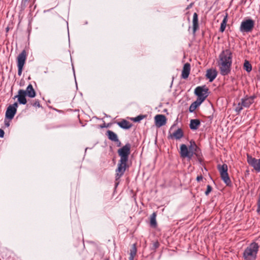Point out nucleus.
I'll return each instance as SVG.
<instances>
[{"label": "nucleus", "instance_id": "f257e3e1", "mask_svg": "<svg viewBox=\"0 0 260 260\" xmlns=\"http://www.w3.org/2000/svg\"><path fill=\"white\" fill-rule=\"evenodd\" d=\"M131 145L127 143L124 146L118 150V154L120 159L118 163V167L116 170L115 180L116 181L124 174L126 168L128 166L127 164L128 156L131 153Z\"/></svg>", "mask_w": 260, "mask_h": 260}, {"label": "nucleus", "instance_id": "f03ea898", "mask_svg": "<svg viewBox=\"0 0 260 260\" xmlns=\"http://www.w3.org/2000/svg\"><path fill=\"white\" fill-rule=\"evenodd\" d=\"M233 55L230 49L223 50L219 55L218 66L220 70L221 75L225 76L228 75L231 70Z\"/></svg>", "mask_w": 260, "mask_h": 260}, {"label": "nucleus", "instance_id": "7ed1b4c3", "mask_svg": "<svg viewBox=\"0 0 260 260\" xmlns=\"http://www.w3.org/2000/svg\"><path fill=\"white\" fill-rule=\"evenodd\" d=\"M259 245L256 242L250 243L244 250L243 257L244 260H256L259 250Z\"/></svg>", "mask_w": 260, "mask_h": 260}, {"label": "nucleus", "instance_id": "20e7f679", "mask_svg": "<svg viewBox=\"0 0 260 260\" xmlns=\"http://www.w3.org/2000/svg\"><path fill=\"white\" fill-rule=\"evenodd\" d=\"M217 169L220 173L221 179L227 185H230L231 184V181L228 173V168L227 165L225 164L222 165H218L217 166Z\"/></svg>", "mask_w": 260, "mask_h": 260}, {"label": "nucleus", "instance_id": "39448f33", "mask_svg": "<svg viewBox=\"0 0 260 260\" xmlns=\"http://www.w3.org/2000/svg\"><path fill=\"white\" fill-rule=\"evenodd\" d=\"M27 57L26 52L23 50L18 56L17 58V67H18V75L20 76L22 74V72L24 65Z\"/></svg>", "mask_w": 260, "mask_h": 260}, {"label": "nucleus", "instance_id": "423d86ee", "mask_svg": "<svg viewBox=\"0 0 260 260\" xmlns=\"http://www.w3.org/2000/svg\"><path fill=\"white\" fill-rule=\"evenodd\" d=\"M254 26V21L251 19H246L242 21L240 30L242 32H251Z\"/></svg>", "mask_w": 260, "mask_h": 260}, {"label": "nucleus", "instance_id": "0eeeda50", "mask_svg": "<svg viewBox=\"0 0 260 260\" xmlns=\"http://www.w3.org/2000/svg\"><path fill=\"white\" fill-rule=\"evenodd\" d=\"M190 154L191 155V158L194 155L197 158L200 160L202 155V153L200 148L197 145L195 142L191 140L190 141V145L188 147Z\"/></svg>", "mask_w": 260, "mask_h": 260}, {"label": "nucleus", "instance_id": "6e6552de", "mask_svg": "<svg viewBox=\"0 0 260 260\" xmlns=\"http://www.w3.org/2000/svg\"><path fill=\"white\" fill-rule=\"evenodd\" d=\"M247 160L248 164L252 167L256 172H260V159H256L247 154Z\"/></svg>", "mask_w": 260, "mask_h": 260}, {"label": "nucleus", "instance_id": "1a4fd4ad", "mask_svg": "<svg viewBox=\"0 0 260 260\" xmlns=\"http://www.w3.org/2000/svg\"><path fill=\"white\" fill-rule=\"evenodd\" d=\"M208 88L205 86H198L194 90V94L197 96L204 97L206 96V99L208 96Z\"/></svg>", "mask_w": 260, "mask_h": 260}, {"label": "nucleus", "instance_id": "9d476101", "mask_svg": "<svg viewBox=\"0 0 260 260\" xmlns=\"http://www.w3.org/2000/svg\"><path fill=\"white\" fill-rule=\"evenodd\" d=\"M26 93L23 89H19L18 91V95H15L14 99L17 98L18 102L20 104L25 105L27 103L26 99Z\"/></svg>", "mask_w": 260, "mask_h": 260}, {"label": "nucleus", "instance_id": "9b49d317", "mask_svg": "<svg viewBox=\"0 0 260 260\" xmlns=\"http://www.w3.org/2000/svg\"><path fill=\"white\" fill-rule=\"evenodd\" d=\"M256 96L253 95L250 96H245L244 99L241 100V105L245 108H248L253 103Z\"/></svg>", "mask_w": 260, "mask_h": 260}, {"label": "nucleus", "instance_id": "f8f14e48", "mask_svg": "<svg viewBox=\"0 0 260 260\" xmlns=\"http://www.w3.org/2000/svg\"><path fill=\"white\" fill-rule=\"evenodd\" d=\"M180 154L181 157L183 158L187 157L189 159L191 158V155L189 153L188 148L185 144L180 145Z\"/></svg>", "mask_w": 260, "mask_h": 260}, {"label": "nucleus", "instance_id": "ddd939ff", "mask_svg": "<svg viewBox=\"0 0 260 260\" xmlns=\"http://www.w3.org/2000/svg\"><path fill=\"white\" fill-rule=\"evenodd\" d=\"M155 125L157 127H161L166 123V117L162 114L156 115L155 116Z\"/></svg>", "mask_w": 260, "mask_h": 260}, {"label": "nucleus", "instance_id": "4468645a", "mask_svg": "<svg viewBox=\"0 0 260 260\" xmlns=\"http://www.w3.org/2000/svg\"><path fill=\"white\" fill-rule=\"evenodd\" d=\"M183 136L184 133L182 129L181 128H179L172 134H170V135L168 136V138H174L176 140H179L181 138H182L183 137Z\"/></svg>", "mask_w": 260, "mask_h": 260}, {"label": "nucleus", "instance_id": "2eb2a0df", "mask_svg": "<svg viewBox=\"0 0 260 260\" xmlns=\"http://www.w3.org/2000/svg\"><path fill=\"white\" fill-rule=\"evenodd\" d=\"M217 72L215 69H209L207 70L206 77L210 82H212L217 77Z\"/></svg>", "mask_w": 260, "mask_h": 260}, {"label": "nucleus", "instance_id": "dca6fc26", "mask_svg": "<svg viewBox=\"0 0 260 260\" xmlns=\"http://www.w3.org/2000/svg\"><path fill=\"white\" fill-rule=\"evenodd\" d=\"M190 65L189 63H186L184 64L181 74V77L183 79H187L190 74Z\"/></svg>", "mask_w": 260, "mask_h": 260}, {"label": "nucleus", "instance_id": "f3484780", "mask_svg": "<svg viewBox=\"0 0 260 260\" xmlns=\"http://www.w3.org/2000/svg\"><path fill=\"white\" fill-rule=\"evenodd\" d=\"M16 111L17 109H15V107L9 106L6 112V117L10 119H13L16 113Z\"/></svg>", "mask_w": 260, "mask_h": 260}, {"label": "nucleus", "instance_id": "a211bd4d", "mask_svg": "<svg viewBox=\"0 0 260 260\" xmlns=\"http://www.w3.org/2000/svg\"><path fill=\"white\" fill-rule=\"evenodd\" d=\"M116 123L119 127L125 129H129L132 126V124L129 121L125 119H122L120 121L117 122Z\"/></svg>", "mask_w": 260, "mask_h": 260}, {"label": "nucleus", "instance_id": "6ab92c4d", "mask_svg": "<svg viewBox=\"0 0 260 260\" xmlns=\"http://www.w3.org/2000/svg\"><path fill=\"white\" fill-rule=\"evenodd\" d=\"M25 91V93H26V95L30 98H35L36 95V92L34 90L32 85L31 84H29L27 86Z\"/></svg>", "mask_w": 260, "mask_h": 260}, {"label": "nucleus", "instance_id": "aec40b11", "mask_svg": "<svg viewBox=\"0 0 260 260\" xmlns=\"http://www.w3.org/2000/svg\"><path fill=\"white\" fill-rule=\"evenodd\" d=\"M193 33L195 34L196 31L199 29V25L198 23V15L197 13H194L193 15Z\"/></svg>", "mask_w": 260, "mask_h": 260}, {"label": "nucleus", "instance_id": "412c9836", "mask_svg": "<svg viewBox=\"0 0 260 260\" xmlns=\"http://www.w3.org/2000/svg\"><path fill=\"white\" fill-rule=\"evenodd\" d=\"M106 135L110 140L114 142L118 141V138L117 134L113 131L108 130L106 132Z\"/></svg>", "mask_w": 260, "mask_h": 260}, {"label": "nucleus", "instance_id": "4be33fe9", "mask_svg": "<svg viewBox=\"0 0 260 260\" xmlns=\"http://www.w3.org/2000/svg\"><path fill=\"white\" fill-rule=\"evenodd\" d=\"M201 124V122L200 120L196 119H191L189 124L190 128L192 130H196L197 129Z\"/></svg>", "mask_w": 260, "mask_h": 260}, {"label": "nucleus", "instance_id": "5701e85b", "mask_svg": "<svg viewBox=\"0 0 260 260\" xmlns=\"http://www.w3.org/2000/svg\"><path fill=\"white\" fill-rule=\"evenodd\" d=\"M156 214L154 212L150 216V224L151 227L155 228L157 225V222L156 220Z\"/></svg>", "mask_w": 260, "mask_h": 260}, {"label": "nucleus", "instance_id": "b1692460", "mask_svg": "<svg viewBox=\"0 0 260 260\" xmlns=\"http://www.w3.org/2000/svg\"><path fill=\"white\" fill-rule=\"evenodd\" d=\"M228 22V14H226V15L224 17L222 21L220 24V31L223 32L226 27V23Z\"/></svg>", "mask_w": 260, "mask_h": 260}, {"label": "nucleus", "instance_id": "393cba45", "mask_svg": "<svg viewBox=\"0 0 260 260\" xmlns=\"http://www.w3.org/2000/svg\"><path fill=\"white\" fill-rule=\"evenodd\" d=\"M137 252V248L135 244H133L130 250V256L129 260H134V256L136 255Z\"/></svg>", "mask_w": 260, "mask_h": 260}, {"label": "nucleus", "instance_id": "a878e982", "mask_svg": "<svg viewBox=\"0 0 260 260\" xmlns=\"http://www.w3.org/2000/svg\"><path fill=\"white\" fill-rule=\"evenodd\" d=\"M243 68L248 73H249L252 70V66L248 60H245L244 63Z\"/></svg>", "mask_w": 260, "mask_h": 260}, {"label": "nucleus", "instance_id": "bb28decb", "mask_svg": "<svg viewBox=\"0 0 260 260\" xmlns=\"http://www.w3.org/2000/svg\"><path fill=\"white\" fill-rule=\"evenodd\" d=\"M200 105H199L197 103H196L195 101L194 102H193L191 105L190 106H189V111L190 112V113H192Z\"/></svg>", "mask_w": 260, "mask_h": 260}, {"label": "nucleus", "instance_id": "cd10ccee", "mask_svg": "<svg viewBox=\"0 0 260 260\" xmlns=\"http://www.w3.org/2000/svg\"><path fill=\"white\" fill-rule=\"evenodd\" d=\"M145 117H146V115H139L138 116L134 118L133 120L134 122H140L141 120L143 119Z\"/></svg>", "mask_w": 260, "mask_h": 260}, {"label": "nucleus", "instance_id": "c85d7f7f", "mask_svg": "<svg viewBox=\"0 0 260 260\" xmlns=\"http://www.w3.org/2000/svg\"><path fill=\"white\" fill-rule=\"evenodd\" d=\"M206 99V96L204 97L198 96L197 100L195 101L199 105H200Z\"/></svg>", "mask_w": 260, "mask_h": 260}, {"label": "nucleus", "instance_id": "c756f323", "mask_svg": "<svg viewBox=\"0 0 260 260\" xmlns=\"http://www.w3.org/2000/svg\"><path fill=\"white\" fill-rule=\"evenodd\" d=\"M212 188L211 185H208L207 186V189L205 192L206 196H208L210 192L212 191Z\"/></svg>", "mask_w": 260, "mask_h": 260}, {"label": "nucleus", "instance_id": "7c9ffc66", "mask_svg": "<svg viewBox=\"0 0 260 260\" xmlns=\"http://www.w3.org/2000/svg\"><path fill=\"white\" fill-rule=\"evenodd\" d=\"M257 212L259 213L260 212V193L259 194V197L257 201Z\"/></svg>", "mask_w": 260, "mask_h": 260}, {"label": "nucleus", "instance_id": "2f4dec72", "mask_svg": "<svg viewBox=\"0 0 260 260\" xmlns=\"http://www.w3.org/2000/svg\"><path fill=\"white\" fill-rule=\"evenodd\" d=\"M32 105L34 107H41V105L40 104V102L39 100L36 101L33 104H32Z\"/></svg>", "mask_w": 260, "mask_h": 260}, {"label": "nucleus", "instance_id": "473e14b6", "mask_svg": "<svg viewBox=\"0 0 260 260\" xmlns=\"http://www.w3.org/2000/svg\"><path fill=\"white\" fill-rule=\"evenodd\" d=\"M243 107L241 105V102L239 103L238 107L236 108V111L238 112H240L242 110Z\"/></svg>", "mask_w": 260, "mask_h": 260}, {"label": "nucleus", "instance_id": "72a5a7b5", "mask_svg": "<svg viewBox=\"0 0 260 260\" xmlns=\"http://www.w3.org/2000/svg\"><path fill=\"white\" fill-rule=\"evenodd\" d=\"M4 131L0 128V138H3L4 136Z\"/></svg>", "mask_w": 260, "mask_h": 260}, {"label": "nucleus", "instance_id": "f704fd0d", "mask_svg": "<svg viewBox=\"0 0 260 260\" xmlns=\"http://www.w3.org/2000/svg\"><path fill=\"white\" fill-rule=\"evenodd\" d=\"M159 245V244L158 242H156L153 244V246L154 248L156 249L158 247Z\"/></svg>", "mask_w": 260, "mask_h": 260}, {"label": "nucleus", "instance_id": "c9c22d12", "mask_svg": "<svg viewBox=\"0 0 260 260\" xmlns=\"http://www.w3.org/2000/svg\"><path fill=\"white\" fill-rule=\"evenodd\" d=\"M203 178V177L202 175L198 176V177H197V180L198 181H200L202 180Z\"/></svg>", "mask_w": 260, "mask_h": 260}, {"label": "nucleus", "instance_id": "e433bc0d", "mask_svg": "<svg viewBox=\"0 0 260 260\" xmlns=\"http://www.w3.org/2000/svg\"><path fill=\"white\" fill-rule=\"evenodd\" d=\"M9 106H11L12 107H15V109H17V107H18V104L17 103H15L12 105H10Z\"/></svg>", "mask_w": 260, "mask_h": 260}, {"label": "nucleus", "instance_id": "4c0bfd02", "mask_svg": "<svg viewBox=\"0 0 260 260\" xmlns=\"http://www.w3.org/2000/svg\"><path fill=\"white\" fill-rule=\"evenodd\" d=\"M115 142L117 143L118 147H120L121 145V143L119 140H118V142Z\"/></svg>", "mask_w": 260, "mask_h": 260}, {"label": "nucleus", "instance_id": "58836bf2", "mask_svg": "<svg viewBox=\"0 0 260 260\" xmlns=\"http://www.w3.org/2000/svg\"><path fill=\"white\" fill-rule=\"evenodd\" d=\"M174 126V125H172L170 128V130L173 127V126Z\"/></svg>", "mask_w": 260, "mask_h": 260}, {"label": "nucleus", "instance_id": "ea45409f", "mask_svg": "<svg viewBox=\"0 0 260 260\" xmlns=\"http://www.w3.org/2000/svg\"><path fill=\"white\" fill-rule=\"evenodd\" d=\"M7 125L8 126L9 125V123H7Z\"/></svg>", "mask_w": 260, "mask_h": 260}, {"label": "nucleus", "instance_id": "a19ab883", "mask_svg": "<svg viewBox=\"0 0 260 260\" xmlns=\"http://www.w3.org/2000/svg\"><path fill=\"white\" fill-rule=\"evenodd\" d=\"M106 260H109L108 259H106Z\"/></svg>", "mask_w": 260, "mask_h": 260}]
</instances>
